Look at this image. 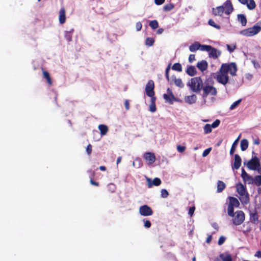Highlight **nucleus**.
<instances>
[{
    "label": "nucleus",
    "mask_w": 261,
    "mask_h": 261,
    "mask_svg": "<svg viewBox=\"0 0 261 261\" xmlns=\"http://www.w3.org/2000/svg\"><path fill=\"white\" fill-rule=\"evenodd\" d=\"M239 139V137L233 143V144L231 147L230 150V155H232L234 153V152L236 150L237 145L238 144V141Z\"/></svg>",
    "instance_id": "e433bc0d"
},
{
    "label": "nucleus",
    "mask_w": 261,
    "mask_h": 261,
    "mask_svg": "<svg viewBox=\"0 0 261 261\" xmlns=\"http://www.w3.org/2000/svg\"><path fill=\"white\" fill-rule=\"evenodd\" d=\"M261 31V27L255 24L253 27L248 28L241 32V33L247 37L253 36Z\"/></svg>",
    "instance_id": "20e7f679"
},
{
    "label": "nucleus",
    "mask_w": 261,
    "mask_h": 261,
    "mask_svg": "<svg viewBox=\"0 0 261 261\" xmlns=\"http://www.w3.org/2000/svg\"><path fill=\"white\" fill-rule=\"evenodd\" d=\"M195 60V55L191 54L189 57V62L192 63L193 61Z\"/></svg>",
    "instance_id": "bf43d9fd"
},
{
    "label": "nucleus",
    "mask_w": 261,
    "mask_h": 261,
    "mask_svg": "<svg viewBox=\"0 0 261 261\" xmlns=\"http://www.w3.org/2000/svg\"><path fill=\"white\" fill-rule=\"evenodd\" d=\"M229 202L227 208V214L228 216H231L234 211V207H238L240 205L239 200L235 197H229Z\"/></svg>",
    "instance_id": "39448f33"
},
{
    "label": "nucleus",
    "mask_w": 261,
    "mask_h": 261,
    "mask_svg": "<svg viewBox=\"0 0 261 261\" xmlns=\"http://www.w3.org/2000/svg\"><path fill=\"white\" fill-rule=\"evenodd\" d=\"M203 97H206L210 94L213 96H216L217 94L216 88L212 86H205L203 87Z\"/></svg>",
    "instance_id": "0eeeda50"
},
{
    "label": "nucleus",
    "mask_w": 261,
    "mask_h": 261,
    "mask_svg": "<svg viewBox=\"0 0 261 261\" xmlns=\"http://www.w3.org/2000/svg\"><path fill=\"white\" fill-rule=\"evenodd\" d=\"M195 206H192V207H190L189 208V212H188V214L191 216H192L193 214H194V212L195 211Z\"/></svg>",
    "instance_id": "13d9d810"
},
{
    "label": "nucleus",
    "mask_w": 261,
    "mask_h": 261,
    "mask_svg": "<svg viewBox=\"0 0 261 261\" xmlns=\"http://www.w3.org/2000/svg\"><path fill=\"white\" fill-rule=\"evenodd\" d=\"M211 49V46L209 45H201L200 44V46L199 49L201 51H206L208 52Z\"/></svg>",
    "instance_id": "ea45409f"
},
{
    "label": "nucleus",
    "mask_w": 261,
    "mask_h": 261,
    "mask_svg": "<svg viewBox=\"0 0 261 261\" xmlns=\"http://www.w3.org/2000/svg\"><path fill=\"white\" fill-rule=\"evenodd\" d=\"M241 176L245 182L253 183V178L245 171L244 168L242 169Z\"/></svg>",
    "instance_id": "f8f14e48"
},
{
    "label": "nucleus",
    "mask_w": 261,
    "mask_h": 261,
    "mask_svg": "<svg viewBox=\"0 0 261 261\" xmlns=\"http://www.w3.org/2000/svg\"><path fill=\"white\" fill-rule=\"evenodd\" d=\"M226 187L225 183L221 180H218L217 182V192L218 193L222 192Z\"/></svg>",
    "instance_id": "393cba45"
},
{
    "label": "nucleus",
    "mask_w": 261,
    "mask_h": 261,
    "mask_svg": "<svg viewBox=\"0 0 261 261\" xmlns=\"http://www.w3.org/2000/svg\"><path fill=\"white\" fill-rule=\"evenodd\" d=\"M220 257L223 261H232V257L230 254H227L225 256H223V254L220 255Z\"/></svg>",
    "instance_id": "37998d69"
},
{
    "label": "nucleus",
    "mask_w": 261,
    "mask_h": 261,
    "mask_svg": "<svg viewBox=\"0 0 261 261\" xmlns=\"http://www.w3.org/2000/svg\"><path fill=\"white\" fill-rule=\"evenodd\" d=\"M248 147V141L246 139H243L241 141V149L242 151L246 150Z\"/></svg>",
    "instance_id": "bb28decb"
},
{
    "label": "nucleus",
    "mask_w": 261,
    "mask_h": 261,
    "mask_svg": "<svg viewBox=\"0 0 261 261\" xmlns=\"http://www.w3.org/2000/svg\"><path fill=\"white\" fill-rule=\"evenodd\" d=\"M154 42V40L153 38L147 37L145 40V44L148 46L153 45Z\"/></svg>",
    "instance_id": "58836bf2"
},
{
    "label": "nucleus",
    "mask_w": 261,
    "mask_h": 261,
    "mask_svg": "<svg viewBox=\"0 0 261 261\" xmlns=\"http://www.w3.org/2000/svg\"><path fill=\"white\" fill-rule=\"evenodd\" d=\"M165 0H154V3L156 5H161L164 3Z\"/></svg>",
    "instance_id": "e2e57ef3"
},
{
    "label": "nucleus",
    "mask_w": 261,
    "mask_h": 261,
    "mask_svg": "<svg viewBox=\"0 0 261 261\" xmlns=\"http://www.w3.org/2000/svg\"><path fill=\"white\" fill-rule=\"evenodd\" d=\"M255 256L258 258H260L261 257V251H256L255 254Z\"/></svg>",
    "instance_id": "338daca9"
},
{
    "label": "nucleus",
    "mask_w": 261,
    "mask_h": 261,
    "mask_svg": "<svg viewBox=\"0 0 261 261\" xmlns=\"http://www.w3.org/2000/svg\"><path fill=\"white\" fill-rule=\"evenodd\" d=\"M88 172L90 173L91 175L90 177V184L93 186H99V183L98 182H96L93 180V178L94 176L95 172L94 171H92V170H91V169L88 170Z\"/></svg>",
    "instance_id": "cd10ccee"
},
{
    "label": "nucleus",
    "mask_w": 261,
    "mask_h": 261,
    "mask_svg": "<svg viewBox=\"0 0 261 261\" xmlns=\"http://www.w3.org/2000/svg\"><path fill=\"white\" fill-rule=\"evenodd\" d=\"M98 129L100 130V134L102 136L106 135L108 131V127L104 124H100L98 126Z\"/></svg>",
    "instance_id": "b1692460"
},
{
    "label": "nucleus",
    "mask_w": 261,
    "mask_h": 261,
    "mask_svg": "<svg viewBox=\"0 0 261 261\" xmlns=\"http://www.w3.org/2000/svg\"><path fill=\"white\" fill-rule=\"evenodd\" d=\"M250 221L253 224H257L258 221V216L256 211L255 210L253 212L249 213Z\"/></svg>",
    "instance_id": "f3484780"
},
{
    "label": "nucleus",
    "mask_w": 261,
    "mask_h": 261,
    "mask_svg": "<svg viewBox=\"0 0 261 261\" xmlns=\"http://www.w3.org/2000/svg\"><path fill=\"white\" fill-rule=\"evenodd\" d=\"M234 163L233 164V166H232V169H234L236 170H238L240 168L241 163H242V160L241 157L238 154H234Z\"/></svg>",
    "instance_id": "2eb2a0df"
},
{
    "label": "nucleus",
    "mask_w": 261,
    "mask_h": 261,
    "mask_svg": "<svg viewBox=\"0 0 261 261\" xmlns=\"http://www.w3.org/2000/svg\"><path fill=\"white\" fill-rule=\"evenodd\" d=\"M253 144L255 145H259L260 144V140L258 138L253 140Z\"/></svg>",
    "instance_id": "0e129e2a"
},
{
    "label": "nucleus",
    "mask_w": 261,
    "mask_h": 261,
    "mask_svg": "<svg viewBox=\"0 0 261 261\" xmlns=\"http://www.w3.org/2000/svg\"><path fill=\"white\" fill-rule=\"evenodd\" d=\"M124 106L126 110H128L129 109V103L128 100H125L124 101Z\"/></svg>",
    "instance_id": "680f3d73"
},
{
    "label": "nucleus",
    "mask_w": 261,
    "mask_h": 261,
    "mask_svg": "<svg viewBox=\"0 0 261 261\" xmlns=\"http://www.w3.org/2000/svg\"><path fill=\"white\" fill-rule=\"evenodd\" d=\"M253 182L257 186L261 185V175H256L253 178Z\"/></svg>",
    "instance_id": "f704fd0d"
},
{
    "label": "nucleus",
    "mask_w": 261,
    "mask_h": 261,
    "mask_svg": "<svg viewBox=\"0 0 261 261\" xmlns=\"http://www.w3.org/2000/svg\"><path fill=\"white\" fill-rule=\"evenodd\" d=\"M73 31V30L72 29V31L65 32L64 37L68 42H70L72 40Z\"/></svg>",
    "instance_id": "c756f323"
},
{
    "label": "nucleus",
    "mask_w": 261,
    "mask_h": 261,
    "mask_svg": "<svg viewBox=\"0 0 261 261\" xmlns=\"http://www.w3.org/2000/svg\"><path fill=\"white\" fill-rule=\"evenodd\" d=\"M109 188L111 190V192H114L116 190V186L113 184H110L108 185Z\"/></svg>",
    "instance_id": "6e6d98bb"
},
{
    "label": "nucleus",
    "mask_w": 261,
    "mask_h": 261,
    "mask_svg": "<svg viewBox=\"0 0 261 261\" xmlns=\"http://www.w3.org/2000/svg\"><path fill=\"white\" fill-rule=\"evenodd\" d=\"M200 43L198 42H195L189 46V49L192 52H194L199 49Z\"/></svg>",
    "instance_id": "c85d7f7f"
},
{
    "label": "nucleus",
    "mask_w": 261,
    "mask_h": 261,
    "mask_svg": "<svg viewBox=\"0 0 261 261\" xmlns=\"http://www.w3.org/2000/svg\"><path fill=\"white\" fill-rule=\"evenodd\" d=\"M212 240V235H209L206 240V243H207L208 244L210 243L211 242Z\"/></svg>",
    "instance_id": "69168bd1"
},
{
    "label": "nucleus",
    "mask_w": 261,
    "mask_h": 261,
    "mask_svg": "<svg viewBox=\"0 0 261 261\" xmlns=\"http://www.w3.org/2000/svg\"><path fill=\"white\" fill-rule=\"evenodd\" d=\"M65 9L62 7L59 11V20L61 24H63L66 21Z\"/></svg>",
    "instance_id": "6ab92c4d"
},
{
    "label": "nucleus",
    "mask_w": 261,
    "mask_h": 261,
    "mask_svg": "<svg viewBox=\"0 0 261 261\" xmlns=\"http://www.w3.org/2000/svg\"><path fill=\"white\" fill-rule=\"evenodd\" d=\"M147 185L148 188H151L153 185L159 186L161 184V180L158 177H155L152 181L150 178H147Z\"/></svg>",
    "instance_id": "a211bd4d"
},
{
    "label": "nucleus",
    "mask_w": 261,
    "mask_h": 261,
    "mask_svg": "<svg viewBox=\"0 0 261 261\" xmlns=\"http://www.w3.org/2000/svg\"><path fill=\"white\" fill-rule=\"evenodd\" d=\"M237 191L240 196H245L247 201L249 200L248 194L246 191L245 187L241 183H239L236 186Z\"/></svg>",
    "instance_id": "9d476101"
},
{
    "label": "nucleus",
    "mask_w": 261,
    "mask_h": 261,
    "mask_svg": "<svg viewBox=\"0 0 261 261\" xmlns=\"http://www.w3.org/2000/svg\"><path fill=\"white\" fill-rule=\"evenodd\" d=\"M172 69L173 70L181 72L182 71V66L180 63H176L173 64Z\"/></svg>",
    "instance_id": "c9c22d12"
},
{
    "label": "nucleus",
    "mask_w": 261,
    "mask_h": 261,
    "mask_svg": "<svg viewBox=\"0 0 261 261\" xmlns=\"http://www.w3.org/2000/svg\"><path fill=\"white\" fill-rule=\"evenodd\" d=\"M170 65L171 64H169L168 67L166 68V73H165V75H166V77L167 79V80L169 81L170 79H169V70H170Z\"/></svg>",
    "instance_id": "8fccbe9b"
},
{
    "label": "nucleus",
    "mask_w": 261,
    "mask_h": 261,
    "mask_svg": "<svg viewBox=\"0 0 261 261\" xmlns=\"http://www.w3.org/2000/svg\"><path fill=\"white\" fill-rule=\"evenodd\" d=\"M211 150H212L211 147L208 148L204 150L202 153V156L203 157L206 156L210 153Z\"/></svg>",
    "instance_id": "09e8293b"
},
{
    "label": "nucleus",
    "mask_w": 261,
    "mask_h": 261,
    "mask_svg": "<svg viewBox=\"0 0 261 261\" xmlns=\"http://www.w3.org/2000/svg\"><path fill=\"white\" fill-rule=\"evenodd\" d=\"M208 24L210 25H211L217 29L219 30L221 29V26L218 24H216L215 21L212 19H209V20L208 21Z\"/></svg>",
    "instance_id": "79ce46f5"
},
{
    "label": "nucleus",
    "mask_w": 261,
    "mask_h": 261,
    "mask_svg": "<svg viewBox=\"0 0 261 261\" xmlns=\"http://www.w3.org/2000/svg\"><path fill=\"white\" fill-rule=\"evenodd\" d=\"M139 213L143 216H149L153 214V211L149 206L144 205L140 207Z\"/></svg>",
    "instance_id": "1a4fd4ad"
},
{
    "label": "nucleus",
    "mask_w": 261,
    "mask_h": 261,
    "mask_svg": "<svg viewBox=\"0 0 261 261\" xmlns=\"http://www.w3.org/2000/svg\"><path fill=\"white\" fill-rule=\"evenodd\" d=\"M186 73L191 76L195 75L197 73L196 68L193 66H190L187 68Z\"/></svg>",
    "instance_id": "4be33fe9"
},
{
    "label": "nucleus",
    "mask_w": 261,
    "mask_h": 261,
    "mask_svg": "<svg viewBox=\"0 0 261 261\" xmlns=\"http://www.w3.org/2000/svg\"><path fill=\"white\" fill-rule=\"evenodd\" d=\"M237 70V66L235 63H223L221 65L219 71L216 73L214 78L219 83L225 85L229 80L228 73L229 72L232 76H235Z\"/></svg>",
    "instance_id": "f257e3e1"
},
{
    "label": "nucleus",
    "mask_w": 261,
    "mask_h": 261,
    "mask_svg": "<svg viewBox=\"0 0 261 261\" xmlns=\"http://www.w3.org/2000/svg\"><path fill=\"white\" fill-rule=\"evenodd\" d=\"M229 216L232 218V222L234 225L242 224L245 219V213L242 211H237L235 213L233 211L232 215Z\"/></svg>",
    "instance_id": "7ed1b4c3"
},
{
    "label": "nucleus",
    "mask_w": 261,
    "mask_h": 261,
    "mask_svg": "<svg viewBox=\"0 0 261 261\" xmlns=\"http://www.w3.org/2000/svg\"><path fill=\"white\" fill-rule=\"evenodd\" d=\"M227 49L230 52H232L234 50V49L236 48V46L234 45L232 47L230 45L227 44Z\"/></svg>",
    "instance_id": "052dcab7"
},
{
    "label": "nucleus",
    "mask_w": 261,
    "mask_h": 261,
    "mask_svg": "<svg viewBox=\"0 0 261 261\" xmlns=\"http://www.w3.org/2000/svg\"><path fill=\"white\" fill-rule=\"evenodd\" d=\"M164 32V29L162 28L159 29L156 31V34H161Z\"/></svg>",
    "instance_id": "774afa93"
},
{
    "label": "nucleus",
    "mask_w": 261,
    "mask_h": 261,
    "mask_svg": "<svg viewBox=\"0 0 261 261\" xmlns=\"http://www.w3.org/2000/svg\"><path fill=\"white\" fill-rule=\"evenodd\" d=\"M247 7L249 10H253L256 7V4L254 0H249L248 2H247Z\"/></svg>",
    "instance_id": "7c9ffc66"
},
{
    "label": "nucleus",
    "mask_w": 261,
    "mask_h": 261,
    "mask_svg": "<svg viewBox=\"0 0 261 261\" xmlns=\"http://www.w3.org/2000/svg\"><path fill=\"white\" fill-rule=\"evenodd\" d=\"M238 18L243 26H245L246 25L247 19L245 15L242 14H238Z\"/></svg>",
    "instance_id": "a878e982"
},
{
    "label": "nucleus",
    "mask_w": 261,
    "mask_h": 261,
    "mask_svg": "<svg viewBox=\"0 0 261 261\" xmlns=\"http://www.w3.org/2000/svg\"><path fill=\"white\" fill-rule=\"evenodd\" d=\"M149 24L152 29H156L159 27L158 22L156 20L150 21Z\"/></svg>",
    "instance_id": "a19ab883"
},
{
    "label": "nucleus",
    "mask_w": 261,
    "mask_h": 261,
    "mask_svg": "<svg viewBox=\"0 0 261 261\" xmlns=\"http://www.w3.org/2000/svg\"><path fill=\"white\" fill-rule=\"evenodd\" d=\"M220 120L217 119L212 124H211V126H212V128H216L220 125Z\"/></svg>",
    "instance_id": "49530a36"
},
{
    "label": "nucleus",
    "mask_w": 261,
    "mask_h": 261,
    "mask_svg": "<svg viewBox=\"0 0 261 261\" xmlns=\"http://www.w3.org/2000/svg\"><path fill=\"white\" fill-rule=\"evenodd\" d=\"M175 7V5L172 3L167 4L164 5L163 7V10L165 12H169L172 9H173Z\"/></svg>",
    "instance_id": "2f4dec72"
},
{
    "label": "nucleus",
    "mask_w": 261,
    "mask_h": 261,
    "mask_svg": "<svg viewBox=\"0 0 261 261\" xmlns=\"http://www.w3.org/2000/svg\"><path fill=\"white\" fill-rule=\"evenodd\" d=\"M174 83L175 85L179 88H184V84L182 82L181 79H174Z\"/></svg>",
    "instance_id": "4c0bfd02"
},
{
    "label": "nucleus",
    "mask_w": 261,
    "mask_h": 261,
    "mask_svg": "<svg viewBox=\"0 0 261 261\" xmlns=\"http://www.w3.org/2000/svg\"><path fill=\"white\" fill-rule=\"evenodd\" d=\"M187 86L194 92H200L203 88V82L200 77L192 78L188 83Z\"/></svg>",
    "instance_id": "f03ea898"
},
{
    "label": "nucleus",
    "mask_w": 261,
    "mask_h": 261,
    "mask_svg": "<svg viewBox=\"0 0 261 261\" xmlns=\"http://www.w3.org/2000/svg\"><path fill=\"white\" fill-rule=\"evenodd\" d=\"M260 164L259 159L255 156L248 162L247 166L250 170H256L260 167Z\"/></svg>",
    "instance_id": "423d86ee"
},
{
    "label": "nucleus",
    "mask_w": 261,
    "mask_h": 261,
    "mask_svg": "<svg viewBox=\"0 0 261 261\" xmlns=\"http://www.w3.org/2000/svg\"><path fill=\"white\" fill-rule=\"evenodd\" d=\"M86 151L87 153L90 155L92 152V146L91 144H89L86 148Z\"/></svg>",
    "instance_id": "4d7b16f0"
},
{
    "label": "nucleus",
    "mask_w": 261,
    "mask_h": 261,
    "mask_svg": "<svg viewBox=\"0 0 261 261\" xmlns=\"http://www.w3.org/2000/svg\"><path fill=\"white\" fill-rule=\"evenodd\" d=\"M224 12V7L223 6L217 7L216 8L212 9V13L214 16H222Z\"/></svg>",
    "instance_id": "dca6fc26"
},
{
    "label": "nucleus",
    "mask_w": 261,
    "mask_h": 261,
    "mask_svg": "<svg viewBox=\"0 0 261 261\" xmlns=\"http://www.w3.org/2000/svg\"><path fill=\"white\" fill-rule=\"evenodd\" d=\"M143 222H144V226L145 228H149L150 227L151 224V222L149 220L144 219Z\"/></svg>",
    "instance_id": "de8ad7c7"
},
{
    "label": "nucleus",
    "mask_w": 261,
    "mask_h": 261,
    "mask_svg": "<svg viewBox=\"0 0 261 261\" xmlns=\"http://www.w3.org/2000/svg\"><path fill=\"white\" fill-rule=\"evenodd\" d=\"M142 25L141 22H137L136 24V29L137 31H139L142 29Z\"/></svg>",
    "instance_id": "864d4df0"
},
{
    "label": "nucleus",
    "mask_w": 261,
    "mask_h": 261,
    "mask_svg": "<svg viewBox=\"0 0 261 261\" xmlns=\"http://www.w3.org/2000/svg\"><path fill=\"white\" fill-rule=\"evenodd\" d=\"M225 240H226L225 237H224L223 236L220 237V238L219 239V240L218 242V244L219 245H222L224 243Z\"/></svg>",
    "instance_id": "3c124183"
},
{
    "label": "nucleus",
    "mask_w": 261,
    "mask_h": 261,
    "mask_svg": "<svg viewBox=\"0 0 261 261\" xmlns=\"http://www.w3.org/2000/svg\"><path fill=\"white\" fill-rule=\"evenodd\" d=\"M221 51L216 48H214L211 46V49L208 51V55L210 58H212L214 59L218 58L221 55Z\"/></svg>",
    "instance_id": "ddd939ff"
},
{
    "label": "nucleus",
    "mask_w": 261,
    "mask_h": 261,
    "mask_svg": "<svg viewBox=\"0 0 261 261\" xmlns=\"http://www.w3.org/2000/svg\"><path fill=\"white\" fill-rule=\"evenodd\" d=\"M163 97L166 101L168 102L170 104H172L173 101L175 100V97L173 94L172 95H168L166 94H164L163 95Z\"/></svg>",
    "instance_id": "5701e85b"
},
{
    "label": "nucleus",
    "mask_w": 261,
    "mask_h": 261,
    "mask_svg": "<svg viewBox=\"0 0 261 261\" xmlns=\"http://www.w3.org/2000/svg\"><path fill=\"white\" fill-rule=\"evenodd\" d=\"M186 149V147L185 146H181V145H177V150L178 152H183L184 151H185Z\"/></svg>",
    "instance_id": "603ef678"
},
{
    "label": "nucleus",
    "mask_w": 261,
    "mask_h": 261,
    "mask_svg": "<svg viewBox=\"0 0 261 261\" xmlns=\"http://www.w3.org/2000/svg\"><path fill=\"white\" fill-rule=\"evenodd\" d=\"M242 99H240L235 102H234L230 107L229 109L231 110H233L236 107H237L241 102Z\"/></svg>",
    "instance_id": "c03bdc74"
},
{
    "label": "nucleus",
    "mask_w": 261,
    "mask_h": 261,
    "mask_svg": "<svg viewBox=\"0 0 261 261\" xmlns=\"http://www.w3.org/2000/svg\"><path fill=\"white\" fill-rule=\"evenodd\" d=\"M197 67L201 71L203 72L207 68V62L205 60H202L197 63Z\"/></svg>",
    "instance_id": "aec40b11"
},
{
    "label": "nucleus",
    "mask_w": 261,
    "mask_h": 261,
    "mask_svg": "<svg viewBox=\"0 0 261 261\" xmlns=\"http://www.w3.org/2000/svg\"><path fill=\"white\" fill-rule=\"evenodd\" d=\"M43 74V78L45 79L46 82L49 86H51L53 84V82L50 76L49 73L46 70H45L43 68H41Z\"/></svg>",
    "instance_id": "412c9836"
},
{
    "label": "nucleus",
    "mask_w": 261,
    "mask_h": 261,
    "mask_svg": "<svg viewBox=\"0 0 261 261\" xmlns=\"http://www.w3.org/2000/svg\"><path fill=\"white\" fill-rule=\"evenodd\" d=\"M154 82L150 80L147 82L145 86V92L148 96H152L154 95Z\"/></svg>",
    "instance_id": "6e6552de"
},
{
    "label": "nucleus",
    "mask_w": 261,
    "mask_h": 261,
    "mask_svg": "<svg viewBox=\"0 0 261 261\" xmlns=\"http://www.w3.org/2000/svg\"><path fill=\"white\" fill-rule=\"evenodd\" d=\"M211 124H206L203 127V130L204 134H208L212 132V127L211 126Z\"/></svg>",
    "instance_id": "72a5a7b5"
},
{
    "label": "nucleus",
    "mask_w": 261,
    "mask_h": 261,
    "mask_svg": "<svg viewBox=\"0 0 261 261\" xmlns=\"http://www.w3.org/2000/svg\"><path fill=\"white\" fill-rule=\"evenodd\" d=\"M196 100V96L195 95L188 96L186 99V101L192 104L195 102Z\"/></svg>",
    "instance_id": "473e14b6"
},
{
    "label": "nucleus",
    "mask_w": 261,
    "mask_h": 261,
    "mask_svg": "<svg viewBox=\"0 0 261 261\" xmlns=\"http://www.w3.org/2000/svg\"><path fill=\"white\" fill-rule=\"evenodd\" d=\"M156 107L155 103H151L149 107V110L151 112H154L156 111Z\"/></svg>",
    "instance_id": "5fc2aeb1"
},
{
    "label": "nucleus",
    "mask_w": 261,
    "mask_h": 261,
    "mask_svg": "<svg viewBox=\"0 0 261 261\" xmlns=\"http://www.w3.org/2000/svg\"><path fill=\"white\" fill-rule=\"evenodd\" d=\"M144 159L148 162V165L152 164L155 161V156L154 153L151 152H146L144 154Z\"/></svg>",
    "instance_id": "9b49d317"
},
{
    "label": "nucleus",
    "mask_w": 261,
    "mask_h": 261,
    "mask_svg": "<svg viewBox=\"0 0 261 261\" xmlns=\"http://www.w3.org/2000/svg\"><path fill=\"white\" fill-rule=\"evenodd\" d=\"M224 5L225 14L229 15L233 11V8L231 1L230 0H227Z\"/></svg>",
    "instance_id": "4468645a"
},
{
    "label": "nucleus",
    "mask_w": 261,
    "mask_h": 261,
    "mask_svg": "<svg viewBox=\"0 0 261 261\" xmlns=\"http://www.w3.org/2000/svg\"><path fill=\"white\" fill-rule=\"evenodd\" d=\"M161 193L162 197L164 198H167L169 195L168 192L166 189H162Z\"/></svg>",
    "instance_id": "a18cd8bd"
}]
</instances>
